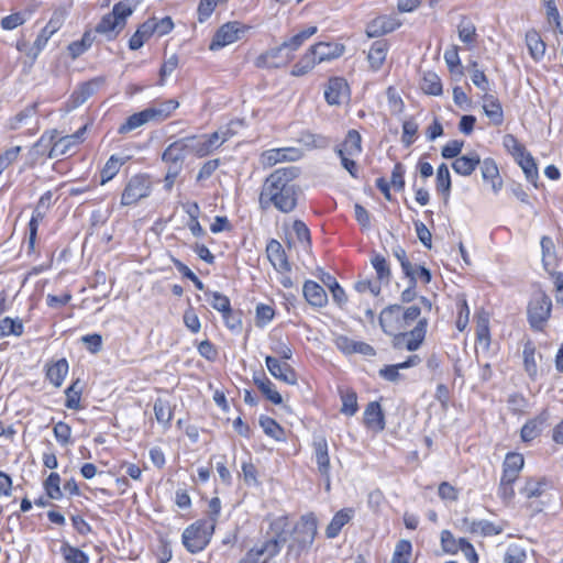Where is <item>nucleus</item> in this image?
Listing matches in <instances>:
<instances>
[{
  "mask_svg": "<svg viewBox=\"0 0 563 563\" xmlns=\"http://www.w3.org/2000/svg\"><path fill=\"white\" fill-rule=\"evenodd\" d=\"M400 26V22L393 15H380L373 19L366 26L368 37H379Z\"/></svg>",
  "mask_w": 563,
  "mask_h": 563,
  "instance_id": "obj_19",
  "label": "nucleus"
},
{
  "mask_svg": "<svg viewBox=\"0 0 563 563\" xmlns=\"http://www.w3.org/2000/svg\"><path fill=\"white\" fill-rule=\"evenodd\" d=\"M317 64H319L309 49L291 69V75L299 77L308 74Z\"/></svg>",
  "mask_w": 563,
  "mask_h": 563,
  "instance_id": "obj_48",
  "label": "nucleus"
},
{
  "mask_svg": "<svg viewBox=\"0 0 563 563\" xmlns=\"http://www.w3.org/2000/svg\"><path fill=\"white\" fill-rule=\"evenodd\" d=\"M57 137V131H48L42 134L38 141L33 145L32 154L35 156L47 155L51 150L54 140Z\"/></svg>",
  "mask_w": 563,
  "mask_h": 563,
  "instance_id": "obj_43",
  "label": "nucleus"
},
{
  "mask_svg": "<svg viewBox=\"0 0 563 563\" xmlns=\"http://www.w3.org/2000/svg\"><path fill=\"white\" fill-rule=\"evenodd\" d=\"M266 367L272 376L288 385L297 384V375L294 368L286 362H280L278 357L266 356Z\"/></svg>",
  "mask_w": 563,
  "mask_h": 563,
  "instance_id": "obj_16",
  "label": "nucleus"
},
{
  "mask_svg": "<svg viewBox=\"0 0 563 563\" xmlns=\"http://www.w3.org/2000/svg\"><path fill=\"white\" fill-rule=\"evenodd\" d=\"M481 164V157L476 152H470L459 156L452 163L453 170L461 176H470Z\"/></svg>",
  "mask_w": 563,
  "mask_h": 563,
  "instance_id": "obj_26",
  "label": "nucleus"
},
{
  "mask_svg": "<svg viewBox=\"0 0 563 563\" xmlns=\"http://www.w3.org/2000/svg\"><path fill=\"white\" fill-rule=\"evenodd\" d=\"M444 60L450 69L451 73H454L457 70L459 75H462L461 70V60L459 56V47L456 45H453L451 48L446 49L444 52Z\"/></svg>",
  "mask_w": 563,
  "mask_h": 563,
  "instance_id": "obj_60",
  "label": "nucleus"
},
{
  "mask_svg": "<svg viewBox=\"0 0 563 563\" xmlns=\"http://www.w3.org/2000/svg\"><path fill=\"white\" fill-rule=\"evenodd\" d=\"M267 258L278 272L291 269L283 245L277 240H271L266 246Z\"/></svg>",
  "mask_w": 563,
  "mask_h": 563,
  "instance_id": "obj_21",
  "label": "nucleus"
},
{
  "mask_svg": "<svg viewBox=\"0 0 563 563\" xmlns=\"http://www.w3.org/2000/svg\"><path fill=\"white\" fill-rule=\"evenodd\" d=\"M213 532L211 521L197 520L184 530L183 543L189 552H200L209 544Z\"/></svg>",
  "mask_w": 563,
  "mask_h": 563,
  "instance_id": "obj_5",
  "label": "nucleus"
},
{
  "mask_svg": "<svg viewBox=\"0 0 563 563\" xmlns=\"http://www.w3.org/2000/svg\"><path fill=\"white\" fill-rule=\"evenodd\" d=\"M124 164V162L115 156L112 155L104 164L103 168L101 169V184L104 185L109 180H111L120 170L121 166Z\"/></svg>",
  "mask_w": 563,
  "mask_h": 563,
  "instance_id": "obj_49",
  "label": "nucleus"
},
{
  "mask_svg": "<svg viewBox=\"0 0 563 563\" xmlns=\"http://www.w3.org/2000/svg\"><path fill=\"white\" fill-rule=\"evenodd\" d=\"M148 22L153 26L154 34H157L158 36H163L168 34L173 27L174 23L169 16H165L161 20H157L156 18L148 19Z\"/></svg>",
  "mask_w": 563,
  "mask_h": 563,
  "instance_id": "obj_62",
  "label": "nucleus"
},
{
  "mask_svg": "<svg viewBox=\"0 0 563 563\" xmlns=\"http://www.w3.org/2000/svg\"><path fill=\"white\" fill-rule=\"evenodd\" d=\"M243 29L239 22H229L223 24L214 34L209 48L216 51L236 42L240 38V33Z\"/></svg>",
  "mask_w": 563,
  "mask_h": 563,
  "instance_id": "obj_13",
  "label": "nucleus"
},
{
  "mask_svg": "<svg viewBox=\"0 0 563 563\" xmlns=\"http://www.w3.org/2000/svg\"><path fill=\"white\" fill-rule=\"evenodd\" d=\"M23 333V322L21 319L5 317L0 320V338L8 335L20 336Z\"/></svg>",
  "mask_w": 563,
  "mask_h": 563,
  "instance_id": "obj_44",
  "label": "nucleus"
},
{
  "mask_svg": "<svg viewBox=\"0 0 563 563\" xmlns=\"http://www.w3.org/2000/svg\"><path fill=\"white\" fill-rule=\"evenodd\" d=\"M298 142L301 143L307 148H324L329 145L328 137L313 134L310 132H303L300 134Z\"/></svg>",
  "mask_w": 563,
  "mask_h": 563,
  "instance_id": "obj_50",
  "label": "nucleus"
},
{
  "mask_svg": "<svg viewBox=\"0 0 563 563\" xmlns=\"http://www.w3.org/2000/svg\"><path fill=\"white\" fill-rule=\"evenodd\" d=\"M420 313L421 309L418 306L405 308L400 305H390L382 310L379 324L386 334L395 338L416 321Z\"/></svg>",
  "mask_w": 563,
  "mask_h": 563,
  "instance_id": "obj_2",
  "label": "nucleus"
},
{
  "mask_svg": "<svg viewBox=\"0 0 563 563\" xmlns=\"http://www.w3.org/2000/svg\"><path fill=\"white\" fill-rule=\"evenodd\" d=\"M479 165L483 180L490 183L493 190L498 192L503 187V180L499 176V170L495 161L492 158H485Z\"/></svg>",
  "mask_w": 563,
  "mask_h": 563,
  "instance_id": "obj_28",
  "label": "nucleus"
},
{
  "mask_svg": "<svg viewBox=\"0 0 563 563\" xmlns=\"http://www.w3.org/2000/svg\"><path fill=\"white\" fill-rule=\"evenodd\" d=\"M339 157H357L362 153V137L356 130H350L344 142L335 150Z\"/></svg>",
  "mask_w": 563,
  "mask_h": 563,
  "instance_id": "obj_22",
  "label": "nucleus"
},
{
  "mask_svg": "<svg viewBox=\"0 0 563 563\" xmlns=\"http://www.w3.org/2000/svg\"><path fill=\"white\" fill-rule=\"evenodd\" d=\"M551 299L544 292H538L528 306V319L532 328L540 330L550 317Z\"/></svg>",
  "mask_w": 563,
  "mask_h": 563,
  "instance_id": "obj_8",
  "label": "nucleus"
},
{
  "mask_svg": "<svg viewBox=\"0 0 563 563\" xmlns=\"http://www.w3.org/2000/svg\"><path fill=\"white\" fill-rule=\"evenodd\" d=\"M526 44H527V47L529 49L531 57L534 60H540L544 56L545 44L537 31L531 30V31L527 32Z\"/></svg>",
  "mask_w": 563,
  "mask_h": 563,
  "instance_id": "obj_38",
  "label": "nucleus"
},
{
  "mask_svg": "<svg viewBox=\"0 0 563 563\" xmlns=\"http://www.w3.org/2000/svg\"><path fill=\"white\" fill-rule=\"evenodd\" d=\"M523 365L529 376L537 375L536 349L531 343H527L523 347Z\"/></svg>",
  "mask_w": 563,
  "mask_h": 563,
  "instance_id": "obj_54",
  "label": "nucleus"
},
{
  "mask_svg": "<svg viewBox=\"0 0 563 563\" xmlns=\"http://www.w3.org/2000/svg\"><path fill=\"white\" fill-rule=\"evenodd\" d=\"M106 84L103 76L95 77L86 82L80 84L71 93V108H77L85 103L91 96L100 90Z\"/></svg>",
  "mask_w": 563,
  "mask_h": 563,
  "instance_id": "obj_15",
  "label": "nucleus"
},
{
  "mask_svg": "<svg viewBox=\"0 0 563 563\" xmlns=\"http://www.w3.org/2000/svg\"><path fill=\"white\" fill-rule=\"evenodd\" d=\"M87 130V125L80 128L77 132L71 135L59 136L57 133V137L54 140V143L51 150L47 153L48 158H56L63 155H66L71 146L77 143H80L84 140V134Z\"/></svg>",
  "mask_w": 563,
  "mask_h": 563,
  "instance_id": "obj_14",
  "label": "nucleus"
},
{
  "mask_svg": "<svg viewBox=\"0 0 563 563\" xmlns=\"http://www.w3.org/2000/svg\"><path fill=\"white\" fill-rule=\"evenodd\" d=\"M542 418H536L528 421L521 429V438L523 441H531L536 439L542 431Z\"/></svg>",
  "mask_w": 563,
  "mask_h": 563,
  "instance_id": "obj_55",
  "label": "nucleus"
},
{
  "mask_svg": "<svg viewBox=\"0 0 563 563\" xmlns=\"http://www.w3.org/2000/svg\"><path fill=\"white\" fill-rule=\"evenodd\" d=\"M152 192V180L148 175L136 174L133 175L126 183L122 195V206H133L140 200L147 198Z\"/></svg>",
  "mask_w": 563,
  "mask_h": 563,
  "instance_id": "obj_6",
  "label": "nucleus"
},
{
  "mask_svg": "<svg viewBox=\"0 0 563 563\" xmlns=\"http://www.w3.org/2000/svg\"><path fill=\"white\" fill-rule=\"evenodd\" d=\"M313 459L317 463L318 473L327 475L331 471V463L329 456V445L327 439L319 434L314 435L312 440Z\"/></svg>",
  "mask_w": 563,
  "mask_h": 563,
  "instance_id": "obj_17",
  "label": "nucleus"
},
{
  "mask_svg": "<svg viewBox=\"0 0 563 563\" xmlns=\"http://www.w3.org/2000/svg\"><path fill=\"white\" fill-rule=\"evenodd\" d=\"M67 373L68 363L65 358H62L48 366L46 377L55 387H59L62 386Z\"/></svg>",
  "mask_w": 563,
  "mask_h": 563,
  "instance_id": "obj_39",
  "label": "nucleus"
},
{
  "mask_svg": "<svg viewBox=\"0 0 563 563\" xmlns=\"http://www.w3.org/2000/svg\"><path fill=\"white\" fill-rule=\"evenodd\" d=\"M303 296L313 307H324L328 302V295L322 286L313 280H307L303 285Z\"/></svg>",
  "mask_w": 563,
  "mask_h": 563,
  "instance_id": "obj_27",
  "label": "nucleus"
},
{
  "mask_svg": "<svg viewBox=\"0 0 563 563\" xmlns=\"http://www.w3.org/2000/svg\"><path fill=\"white\" fill-rule=\"evenodd\" d=\"M542 249V263L547 272L555 269L558 267V257L555 255V246L551 238L542 236L541 239Z\"/></svg>",
  "mask_w": 563,
  "mask_h": 563,
  "instance_id": "obj_36",
  "label": "nucleus"
},
{
  "mask_svg": "<svg viewBox=\"0 0 563 563\" xmlns=\"http://www.w3.org/2000/svg\"><path fill=\"white\" fill-rule=\"evenodd\" d=\"M516 162L522 168L528 181L532 183L536 186V181L538 179V168L531 154L527 152Z\"/></svg>",
  "mask_w": 563,
  "mask_h": 563,
  "instance_id": "obj_47",
  "label": "nucleus"
},
{
  "mask_svg": "<svg viewBox=\"0 0 563 563\" xmlns=\"http://www.w3.org/2000/svg\"><path fill=\"white\" fill-rule=\"evenodd\" d=\"M25 16L21 12H15L1 19L0 25L3 30L11 31L24 24Z\"/></svg>",
  "mask_w": 563,
  "mask_h": 563,
  "instance_id": "obj_63",
  "label": "nucleus"
},
{
  "mask_svg": "<svg viewBox=\"0 0 563 563\" xmlns=\"http://www.w3.org/2000/svg\"><path fill=\"white\" fill-rule=\"evenodd\" d=\"M457 34L459 38L466 45L474 44L477 37L475 25L465 18L457 25Z\"/></svg>",
  "mask_w": 563,
  "mask_h": 563,
  "instance_id": "obj_45",
  "label": "nucleus"
},
{
  "mask_svg": "<svg viewBox=\"0 0 563 563\" xmlns=\"http://www.w3.org/2000/svg\"><path fill=\"white\" fill-rule=\"evenodd\" d=\"M206 295L210 297L209 301L212 308L222 313L227 327L230 328L231 330H235V328L239 325V322H230L229 320L231 313L230 299L225 295H222L221 292L218 291H210L207 292Z\"/></svg>",
  "mask_w": 563,
  "mask_h": 563,
  "instance_id": "obj_24",
  "label": "nucleus"
},
{
  "mask_svg": "<svg viewBox=\"0 0 563 563\" xmlns=\"http://www.w3.org/2000/svg\"><path fill=\"white\" fill-rule=\"evenodd\" d=\"M285 542L286 538L280 534L272 537L263 544L252 548L239 563H271Z\"/></svg>",
  "mask_w": 563,
  "mask_h": 563,
  "instance_id": "obj_7",
  "label": "nucleus"
},
{
  "mask_svg": "<svg viewBox=\"0 0 563 563\" xmlns=\"http://www.w3.org/2000/svg\"><path fill=\"white\" fill-rule=\"evenodd\" d=\"M134 7L130 0L120 1L114 4L112 12L106 14L96 27L98 33L114 37L126 23V19L133 13Z\"/></svg>",
  "mask_w": 563,
  "mask_h": 563,
  "instance_id": "obj_4",
  "label": "nucleus"
},
{
  "mask_svg": "<svg viewBox=\"0 0 563 563\" xmlns=\"http://www.w3.org/2000/svg\"><path fill=\"white\" fill-rule=\"evenodd\" d=\"M364 423L373 431H383L385 419L380 405L377 401L369 402L364 411Z\"/></svg>",
  "mask_w": 563,
  "mask_h": 563,
  "instance_id": "obj_25",
  "label": "nucleus"
},
{
  "mask_svg": "<svg viewBox=\"0 0 563 563\" xmlns=\"http://www.w3.org/2000/svg\"><path fill=\"white\" fill-rule=\"evenodd\" d=\"M310 51L320 64L340 57L344 52V46L336 43L320 42L312 45Z\"/></svg>",
  "mask_w": 563,
  "mask_h": 563,
  "instance_id": "obj_23",
  "label": "nucleus"
},
{
  "mask_svg": "<svg viewBox=\"0 0 563 563\" xmlns=\"http://www.w3.org/2000/svg\"><path fill=\"white\" fill-rule=\"evenodd\" d=\"M225 2L224 0H200L198 5V20L199 22H205L208 20L216 7L220 3Z\"/></svg>",
  "mask_w": 563,
  "mask_h": 563,
  "instance_id": "obj_61",
  "label": "nucleus"
},
{
  "mask_svg": "<svg viewBox=\"0 0 563 563\" xmlns=\"http://www.w3.org/2000/svg\"><path fill=\"white\" fill-rule=\"evenodd\" d=\"M230 136L231 133L227 129L216 131L209 135L186 136L183 137V142L188 153L195 154L198 157H205L219 148Z\"/></svg>",
  "mask_w": 563,
  "mask_h": 563,
  "instance_id": "obj_3",
  "label": "nucleus"
},
{
  "mask_svg": "<svg viewBox=\"0 0 563 563\" xmlns=\"http://www.w3.org/2000/svg\"><path fill=\"white\" fill-rule=\"evenodd\" d=\"M372 265L376 271L378 279L388 283L390 278V268L386 258L379 254H376L372 258Z\"/></svg>",
  "mask_w": 563,
  "mask_h": 563,
  "instance_id": "obj_57",
  "label": "nucleus"
},
{
  "mask_svg": "<svg viewBox=\"0 0 563 563\" xmlns=\"http://www.w3.org/2000/svg\"><path fill=\"white\" fill-rule=\"evenodd\" d=\"M420 88L423 92L432 96L442 93V84L440 77L432 71H424L420 81Z\"/></svg>",
  "mask_w": 563,
  "mask_h": 563,
  "instance_id": "obj_40",
  "label": "nucleus"
},
{
  "mask_svg": "<svg viewBox=\"0 0 563 563\" xmlns=\"http://www.w3.org/2000/svg\"><path fill=\"white\" fill-rule=\"evenodd\" d=\"M545 487L547 482L544 478H529L520 489V494L526 498L539 497L543 494Z\"/></svg>",
  "mask_w": 563,
  "mask_h": 563,
  "instance_id": "obj_46",
  "label": "nucleus"
},
{
  "mask_svg": "<svg viewBox=\"0 0 563 563\" xmlns=\"http://www.w3.org/2000/svg\"><path fill=\"white\" fill-rule=\"evenodd\" d=\"M188 153L186 151L183 139L177 140L169 144L163 152L162 159L167 164V167L176 168L181 170L185 156Z\"/></svg>",
  "mask_w": 563,
  "mask_h": 563,
  "instance_id": "obj_20",
  "label": "nucleus"
},
{
  "mask_svg": "<svg viewBox=\"0 0 563 563\" xmlns=\"http://www.w3.org/2000/svg\"><path fill=\"white\" fill-rule=\"evenodd\" d=\"M294 58V54L285 43L277 47L271 48L262 53L255 59L254 64L258 68H279L289 64Z\"/></svg>",
  "mask_w": 563,
  "mask_h": 563,
  "instance_id": "obj_9",
  "label": "nucleus"
},
{
  "mask_svg": "<svg viewBox=\"0 0 563 563\" xmlns=\"http://www.w3.org/2000/svg\"><path fill=\"white\" fill-rule=\"evenodd\" d=\"M299 169L295 166L282 167L271 173L261 187L258 207L266 211L271 208L289 213L297 207L298 187L294 180Z\"/></svg>",
  "mask_w": 563,
  "mask_h": 563,
  "instance_id": "obj_1",
  "label": "nucleus"
},
{
  "mask_svg": "<svg viewBox=\"0 0 563 563\" xmlns=\"http://www.w3.org/2000/svg\"><path fill=\"white\" fill-rule=\"evenodd\" d=\"M483 110L486 117L495 125H500L504 121V112L500 102L492 95H485L483 99Z\"/></svg>",
  "mask_w": 563,
  "mask_h": 563,
  "instance_id": "obj_32",
  "label": "nucleus"
},
{
  "mask_svg": "<svg viewBox=\"0 0 563 563\" xmlns=\"http://www.w3.org/2000/svg\"><path fill=\"white\" fill-rule=\"evenodd\" d=\"M46 495L52 499H60L63 496L60 489V476L57 473H51L44 482Z\"/></svg>",
  "mask_w": 563,
  "mask_h": 563,
  "instance_id": "obj_53",
  "label": "nucleus"
},
{
  "mask_svg": "<svg viewBox=\"0 0 563 563\" xmlns=\"http://www.w3.org/2000/svg\"><path fill=\"white\" fill-rule=\"evenodd\" d=\"M463 526L471 533L484 537L497 536L503 532V528L500 526H496L488 520L468 521V519H464Z\"/></svg>",
  "mask_w": 563,
  "mask_h": 563,
  "instance_id": "obj_29",
  "label": "nucleus"
},
{
  "mask_svg": "<svg viewBox=\"0 0 563 563\" xmlns=\"http://www.w3.org/2000/svg\"><path fill=\"white\" fill-rule=\"evenodd\" d=\"M302 157V152L296 147L272 148L263 152L260 163L264 168H271L278 163L296 162Z\"/></svg>",
  "mask_w": 563,
  "mask_h": 563,
  "instance_id": "obj_11",
  "label": "nucleus"
},
{
  "mask_svg": "<svg viewBox=\"0 0 563 563\" xmlns=\"http://www.w3.org/2000/svg\"><path fill=\"white\" fill-rule=\"evenodd\" d=\"M260 424L268 437L277 441L285 439L283 428L274 419L269 417H261Z\"/></svg>",
  "mask_w": 563,
  "mask_h": 563,
  "instance_id": "obj_51",
  "label": "nucleus"
},
{
  "mask_svg": "<svg viewBox=\"0 0 563 563\" xmlns=\"http://www.w3.org/2000/svg\"><path fill=\"white\" fill-rule=\"evenodd\" d=\"M152 118L146 109L141 112L134 113L130 115L123 124H121L118 129L120 134H126L142 125L152 122Z\"/></svg>",
  "mask_w": 563,
  "mask_h": 563,
  "instance_id": "obj_37",
  "label": "nucleus"
},
{
  "mask_svg": "<svg viewBox=\"0 0 563 563\" xmlns=\"http://www.w3.org/2000/svg\"><path fill=\"white\" fill-rule=\"evenodd\" d=\"M350 88L345 79L335 77L329 80L328 88L324 91L325 100L329 104H341L349 99Z\"/></svg>",
  "mask_w": 563,
  "mask_h": 563,
  "instance_id": "obj_18",
  "label": "nucleus"
},
{
  "mask_svg": "<svg viewBox=\"0 0 563 563\" xmlns=\"http://www.w3.org/2000/svg\"><path fill=\"white\" fill-rule=\"evenodd\" d=\"M427 320L420 319L417 325L408 332L405 330L395 335L393 345L396 349H406L408 351H416L422 344L427 332Z\"/></svg>",
  "mask_w": 563,
  "mask_h": 563,
  "instance_id": "obj_10",
  "label": "nucleus"
},
{
  "mask_svg": "<svg viewBox=\"0 0 563 563\" xmlns=\"http://www.w3.org/2000/svg\"><path fill=\"white\" fill-rule=\"evenodd\" d=\"M318 522L313 514H308L301 517L300 521L295 527V541L300 548L305 549L313 543L317 534Z\"/></svg>",
  "mask_w": 563,
  "mask_h": 563,
  "instance_id": "obj_12",
  "label": "nucleus"
},
{
  "mask_svg": "<svg viewBox=\"0 0 563 563\" xmlns=\"http://www.w3.org/2000/svg\"><path fill=\"white\" fill-rule=\"evenodd\" d=\"M353 517V510L352 509H341L338 511L330 523L328 525L325 529V534L328 538L332 539L335 538L341 529L351 520Z\"/></svg>",
  "mask_w": 563,
  "mask_h": 563,
  "instance_id": "obj_35",
  "label": "nucleus"
},
{
  "mask_svg": "<svg viewBox=\"0 0 563 563\" xmlns=\"http://www.w3.org/2000/svg\"><path fill=\"white\" fill-rule=\"evenodd\" d=\"M503 145L516 161L527 153L525 146L512 134H506L504 136Z\"/></svg>",
  "mask_w": 563,
  "mask_h": 563,
  "instance_id": "obj_56",
  "label": "nucleus"
},
{
  "mask_svg": "<svg viewBox=\"0 0 563 563\" xmlns=\"http://www.w3.org/2000/svg\"><path fill=\"white\" fill-rule=\"evenodd\" d=\"M179 107V102L175 99H168L163 102L153 104L146 110L154 122H162L170 117V114Z\"/></svg>",
  "mask_w": 563,
  "mask_h": 563,
  "instance_id": "obj_31",
  "label": "nucleus"
},
{
  "mask_svg": "<svg viewBox=\"0 0 563 563\" xmlns=\"http://www.w3.org/2000/svg\"><path fill=\"white\" fill-rule=\"evenodd\" d=\"M53 432L57 442L63 445L69 443L71 437V428L66 422H57L54 426Z\"/></svg>",
  "mask_w": 563,
  "mask_h": 563,
  "instance_id": "obj_64",
  "label": "nucleus"
},
{
  "mask_svg": "<svg viewBox=\"0 0 563 563\" xmlns=\"http://www.w3.org/2000/svg\"><path fill=\"white\" fill-rule=\"evenodd\" d=\"M53 36L49 31L45 30L44 27L41 30L40 34L37 35L36 40L34 41L33 46L30 48V51L26 53L27 56L35 59L38 54L42 52V49L46 46L48 40Z\"/></svg>",
  "mask_w": 563,
  "mask_h": 563,
  "instance_id": "obj_58",
  "label": "nucleus"
},
{
  "mask_svg": "<svg viewBox=\"0 0 563 563\" xmlns=\"http://www.w3.org/2000/svg\"><path fill=\"white\" fill-rule=\"evenodd\" d=\"M388 43L384 40L375 41L367 54V59L373 70H378L386 60Z\"/></svg>",
  "mask_w": 563,
  "mask_h": 563,
  "instance_id": "obj_30",
  "label": "nucleus"
},
{
  "mask_svg": "<svg viewBox=\"0 0 563 563\" xmlns=\"http://www.w3.org/2000/svg\"><path fill=\"white\" fill-rule=\"evenodd\" d=\"M253 380L262 394L273 404L280 405L283 398L280 394L275 389V385L266 377L264 373L254 375Z\"/></svg>",
  "mask_w": 563,
  "mask_h": 563,
  "instance_id": "obj_33",
  "label": "nucleus"
},
{
  "mask_svg": "<svg viewBox=\"0 0 563 563\" xmlns=\"http://www.w3.org/2000/svg\"><path fill=\"white\" fill-rule=\"evenodd\" d=\"M154 413L157 422L164 428L169 427L174 416V407L166 398H157L154 402Z\"/></svg>",
  "mask_w": 563,
  "mask_h": 563,
  "instance_id": "obj_34",
  "label": "nucleus"
},
{
  "mask_svg": "<svg viewBox=\"0 0 563 563\" xmlns=\"http://www.w3.org/2000/svg\"><path fill=\"white\" fill-rule=\"evenodd\" d=\"M153 26L151 23L145 21L140 27L136 30V32L132 35V37L129 41V47L133 51H136L141 48L144 43L154 35Z\"/></svg>",
  "mask_w": 563,
  "mask_h": 563,
  "instance_id": "obj_41",
  "label": "nucleus"
},
{
  "mask_svg": "<svg viewBox=\"0 0 563 563\" xmlns=\"http://www.w3.org/2000/svg\"><path fill=\"white\" fill-rule=\"evenodd\" d=\"M341 412L346 416H354L358 409L356 394L354 391H346L341 396Z\"/></svg>",
  "mask_w": 563,
  "mask_h": 563,
  "instance_id": "obj_59",
  "label": "nucleus"
},
{
  "mask_svg": "<svg viewBox=\"0 0 563 563\" xmlns=\"http://www.w3.org/2000/svg\"><path fill=\"white\" fill-rule=\"evenodd\" d=\"M316 33H317V26H309V27L300 31L292 37H290L288 41H285L284 43L287 45V47L294 54L295 51H297L309 37H311Z\"/></svg>",
  "mask_w": 563,
  "mask_h": 563,
  "instance_id": "obj_52",
  "label": "nucleus"
},
{
  "mask_svg": "<svg viewBox=\"0 0 563 563\" xmlns=\"http://www.w3.org/2000/svg\"><path fill=\"white\" fill-rule=\"evenodd\" d=\"M437 189L444 197V200L449 199L451 190V176L449 167L445 164H441L437 169Z\"/></svg>",
  "mask_w": 563,
  "mask_h": 563,
  "instance_id": "obj_42",
  "label": "nucleus"
}]
</instances>
